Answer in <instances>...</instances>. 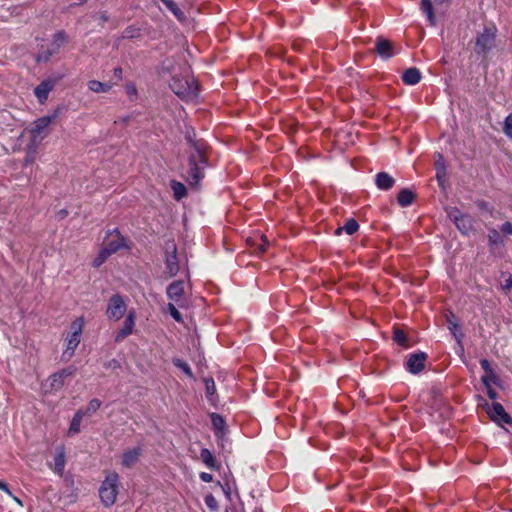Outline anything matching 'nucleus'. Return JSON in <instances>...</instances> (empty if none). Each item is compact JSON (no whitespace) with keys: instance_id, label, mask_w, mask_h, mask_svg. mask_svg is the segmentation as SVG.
<instances>
[{"instance_id":"nucleus-1","label":"nucleus","mask_w":512,"mask_h":512,"mask_svg":"<svg viewBox=\"0 0 512 512\" xmlns=\"http://www.w3.org/2000/svg\"><path fill=\"white\" fill-rule=\"evenodd\" d=\"M193 151L189 157L188 181L190 185H198L204 177L206 167V156L203 146L198 142H191Z\"/></svg>"},{"instance_id":"nucleus-2","label":"nucleus","mask_w":512,"mask_h":512,"mask_svg":"<svg viewBox=\"0 0 512 512\" xmlns=\"http://www.w3.org/2000/svg\"><path fill=\"white\" fill-rule=\"evenodd\" d=\"M118 490L119 475L116 472L108 473L99 489V496L105 507H111L115 504Z\"/></svg>"},{"instance_id":"nucleus-3","label":"nucleus","mask_w":512,"mask_h":512,"mask_svg":"<svg viewBox=\"0 0 512 512\" xmlns=\"http://www.w3.org/2000/svg\"><path fill=\"white\" fill-rule=\"evenodd\" d=\"M55 118L56 115H46L38 118L32 123V126L29 129V132L31 134V139L28 144L29 149L35 150L37 148V146L47 136L48 128Z\"/></svg>"},{"instance_id":"nucleus-4","label":"nucleus","mask_w":512,"mask_h":512,"mask_svg":"<svg viewBox=\"0 0 512 512\" xmlns=\"http://www.w3.org/2000/svg\"><path fill=\"white\" fill-rule=\"evenodd\" d=\"M84 326V319L78 318L71 324V332L66 337V348L62 353V359L69 361L80 344L81 334Z\"/></svg>"},{"instance_id":"nucleus-5","label":"nucleus","mask_w":512,"mask_h":512,"mask_svg":"<svg viewBox=\"0 0 512 512\" xmlns=\"http://www.w3.org/2000/svg\"><path fill=\"white\" fill-rule=\"evenodd\" d=\"M170 87L179 97L190 100L197 96V85L194 80L187 77H174Z\"/></svg>"},{"instance_id":"nucleus-6","label":"nucleus","mask_w":512,"mask_h":512,"mask_svg":"<svg viewBox=\"0 0 512 512\" xmlns=\"http://www.w3.org/2000/svg\"><path fill=\"white\" fill-rule=\"evenodd\" d=\"M496 33L495 26L485 27L476 38L475 52L481 55L487 54L494 47Z\"/></svg>"},{"instance_id":"nucleus-7","label":"nucleus","mask_w":512,"mask_h":512,"mask_svg":"<svg viewBox=\"0 0 512 512\" xmlns=\"http://www.w3.org/2000/svg\"><path fill=\"white\" fill-rule=\"evenodd\" d=\"M74 367H67L52 374L45 382L44 387L47 393L57 392L64 386L65 380L75 374Z\"/></svg>"},{"instance_id":"nucleus-8","label":"nucleus","mask_w":512,"mask_h":512,"mask_svg":"<svg viewBox=\"0 0 512 512\" xmlns=\"http://www.w3.org/2000/svg\"><path fill=\"white\" fill-rule=\"evenodd\" d=\"M447 214L463 234H469L473 230V219L469 215L455 207L449 208Z\"/></svg>"},{"instance_id":"nucleus-9","label":"nucleus","mask_w":512,"mask_h":512,"mask_svg":"<svg viewBox=\"0 0 512 512\" xmlns=\"http://www.w3.org/2000/svg\"><path fill=\"white\" fill-rule=\"evenodd\" d=\"M126 312V304L122 297L118 294L113 295L109 300L106 314L109 319L118 321Z\"/></svg>"},{"instance_id":"nucleus-10","label":"nucleus","mask_w":512,"mask_h":512,"mask_svg":"<svg viewBox=\"0 0 512 512\" xmlns=\"http://www.w3.org/2000/svg\"><path fill=\"white\" fill-rule=\"evenodd\" d=\"M184 282L177 280L172 282L167 287V296L172 301L171 303H176L179 307L185 306V298H184Z\"/></svg>"},{"instance_id":"nucleus-11","label":"nucleus","mask_w":512,"mask_h":512,"mask_svg":"<svg viewBox=\"0 0 512 512\" xmlns=\"http://www.w3.org/2000/svg\"><path fill=\"white\" fill-rule=\"evenodd\" d=\"M125 245V239L118 231L108 233L103 242V248L106 249L110 255L125 247Z\"/></svg>"},{"instance_id":"nucleus-12","label":"nucleus","mask_w":512,"mask_h":512,"mask_svg":"<svg viewBox=\"0 0 512 512\" xmlns=\"http://www.w3.org/2000/svg\"><path fill=\"white\" fill-rule=\"evenodd\" d=\"M66 41H67V38H66L65 33L57 32L54 35L53 42L51 44V48L48 49L47 51H43V52L39 53L37 60L38 61H48L49 58L53 54H55L59 51L61 46H63L66 43Z\"/></svg>"},{"instance_id":"nucleus-13","label":"nucleus","mask_w":512,"mask_h":512,"mask_svg":"<svg viewBox=\"0 0 512 512\" xmlns=\"http://www.w3.org/2000/svg\"><path fill=\"white\" fill-rule=\"evenodd\" d=\"M166 274L169 277L175 276L179 271L178 260L176 256V246L174 243H170L166 248Z\"/></svg>"},{"instance_id":"nucleus-14","label":"nucleus","mask_w":512,"mask_h":512,"mask_svg":"<svg viewBox=\"0 0 512 512\" xmlns=\"http://www.w3.org/2000/svg\"><path fill=\"white\" fill-rule=\"evenodd\" d=\"M490 418L498 424H512V418L506 413L504 407L500 403H493L492 407L488 409Z\"/></svg>"},{"instance_id":"nucleus-15","label":"nucleus","mask_w":512,"mask_h":512,"mask_svg":"<svg viewBox=\"0 0 512 512\" xmlns=\"http://www.w3.org/2000/svg\"><path fill=\"white\" fill-rule=\"evenodd\" d=\"M56 82L52 79L43 80L35 89L34 94L39 103L43 104L47 99L49 93L53 90Z\"/></svg>"},{"instance_id":"nucleus-16","label":"nucleus","mask_w":512,"mask_h":512,"mask_svg":"<svg viewBox=\"0 0 512 512\" xmlns=\"http://www.w3.org/2000/svg\"><path fill=\"white\" fill-rule=\"evenodd\" d=\"M426 358L423 352L410 355L406 363L407 369L413 374L420 372L424 368Z\"/></svg>"},{"instance_id":"nucleus-17","label":"nucleus","mask_w":512,"mask_h":512,"mask_svg":"<svg viewBox=\"0 0 512 512\" xmlns=\"http://www.w3.org/2000/svg\"><path fill=\"white\" fill-rule=\"evenodd\" d=\"M135 326V313L129 312L123 327L119 330V332L116 335V341H121L125 339L127 336H129L133 332V328Z\"/></svg>"},{"instance_id":"nucleus-18","label":"nucleus","mask_w":512,"mask_h":512,"mask_svg":"<svg viewBox=\"0 0 512 512\" xmlns=\"http://www.w3.org/2000/svg\"><path fill=\"white\" fill-rule=\"evenodd\" d=\"M141 454L139 447L125 451L122 456V465L126 468L133 467L139 461Z\"/></svg>"},{"instance_id":"nucleus-19","label":"nucleus","mask_w":512,"mask_h":512,"mask_svg":"<svg viewBox=\"0 0 512 512\" xmlns=\"http://www.w3.org/2000/svg\"><path fill=\"white\" fill-rule=\"evenodd\" d=\"M376 51L382 58H390L394 55L392 42L382 37L377 39Z\"/></svg>"},{"instance_id":"nucleus-20","label":"nucleus","mask_w":512,"mask_h":512,"mask_svg":"<svg viewBox=\"0 0 512 512\" xmlns=\"http://www.w3.org/2000/svg\"><path fill=\"white\" fill-rule=\"evenodd\" d=\"M402 80L407 85H415L421 80V72L415 67H411L404 71Z\"/></svg>"},{"instance_id":"nucleus-21","label":"nucleus","mask_w":512,"mask_h":512,"mask_svg":"<svg viewBox=\"0 0 512 512\" xmlns=\"http://www.w3.org/2000/svg\"><path fill=\"white\" fill-rule=\"evenodd\" d=\"M376 185L379 189L389 190L394 185V178L386 172H380L376 175Z\"/></svg>"},{"instance_id":"nucleus-22","label":"nucleus","mask_w":512,"mask_h":512,"mask_svg":"<svg viewBox=\"0 0 512 512\" xmlns=\"http://www.w3.org/2000/svg\"><path fill=\"white\" fill-rule=\"evenodd\" d=\"M65 462L66 459L64 449L62 447H58L55 451L54 456V471L57 474L61 475L63 473L65 468Z\"/></svg>"},{"instance_id":"nucleus-23","label":"nucleus","mask_w":512,"mask_h":512,"mask_svg":"<svg viewBox=\"0 0 512 512\" xmlns=\"http://www.w3.org/2000/svg\"><path fill=\"white\" fill-rule=\"evenodd\" d=\"M200 458L208 468L214 469V470L219 468L216 458L213 456V454L210 452L209 449H207V448L201 449Z\"/></svg>"},{"instance_id":"nucleus-24","label":"nucleus","mask_w":512,"mask_h":512,"mask_svg":"<svg viewBox=\"0 0 512 512\" xmlns=\"http://www.w3.org/2000/svg\"><path fill=\"white\" fill-rule=\"evenodd\" d=\"M435 169H436V178L439 182L440 186H444L445 178H446V168L444 164V159L442 155H438V159L435 162Z\"/></svg>"},{"instance_id":"nucleus-25","label":"nucleus","mask_w":512,"mask_h":512,"mask_svg":"<svg viewBox=\"0 0 512 512\" xmlns=\"http://www.w3.org/2000/svg\"><path fill=\"white\" fill-rule=\"evenodd\" d=\"M84 417V411L83 410H78L72 421H71V424H70V427H69V430H68V434L70 436H73V435H76L80 432V425H81V422H82V419Z\"/></svg>"},{"instance_id":"nucleus-26","label":"nucleus","mask_w":512,"mask_h":512,"mask_svg":"<svg viewBox=\"0 0 512 512\" xmlns=\"http://www.w3.org/2000/svg\"><path fill=\"white\" fill-rule=\"evenodd\" d=\"M414 198H415V196H414L413 192L409 189L401 190L397 197L398 203L402 207H407V206L411 205Z\"/></svg>"},{"instance_id":"nucleus-27","label":"nucleus","mask_w":512,"mask_h":512,"mask_svg":"<svg viewBox=\"0 0 512 512\" xmlns=\"http://www.w3.org/2000/svg\"><path fill=\"white\" fill-rule=\"evenodd\" d=\"M88 88L96 93H107L111 90L112 86L109 83L91 80L88 82Z\"/></svg>"},{"instance_id":"nucleus-28","label":"nucleus","mask_w":512,"mask_h":512,"mask_svg":"<svg viewBox=\"0 0 512 512\" xmlns=\"http://www.w3.org/2000/svg\"><path fill=\"white\" fill-rule=\"evenodd\" d=\"M359 229V224L355 219H349L344 226L336 230V234L340 235L343 231L348 235H353Z\"/></svg>"},{"instance_id":"nucleus-29","label":"nucleus","mask_w":512,"mask_h":512,"mask_svg":"<svg viewBox=\"0 0 512 512\" xmlns=\"http://www.w3.org/2000/svg\"><path fill=\"white\" fill-rule=\"evenodd\" d=\"M447 322H448V329L455 337L457 343L460 344L462 341L463 334L461 332V329H460L458 323L455 321V317L454 316L449 317L447 319Z\"/></svg>"},{"instance_id":"nucleus-30","label":"nucleus","mask_w":512,"mask_h":512,"mask_svg":"<svg viewBox=\"0 0 512 512\" xmlns=\"http://www.w3.org/2000/svg\"><path fill=\"white\" fill-rule=\"evenodd\" d=\"M421 9L426 14L429 23L432 26H435L436 25V18H435V15L433 13V7H432L431 1L430 0H422L421 1Z\"/></svg>"},{"instance_id":"nucleus-31","label":"nucleus","mask_w":512,"mask_h":512,"mask_svg":"<svg viewBox=\"0 0 512 512\" xmlns=\"http://www.w3.org/2000/svg\"><path fill=\"white\" fill-rule=\"evenodd\" d=\"M488 241L490 246L496 247L504 244V240L496 229H490L488 233Z\"/></svg>"},{"instance_id":"nucleus-32","label":"nucleus","mask_w":512,"mask_h":512,"mask_svg":"<svg viewBox=\"0 0 512 512\" xmlns=\"http://www.w3.org/2000/svg\"><path fill=\"white\" fill-rule=\"evenodd\" d=\"M171 188L173 190L174 197L177 200H180L186 196V193H187L186 187L182 183L175 181V180L171 181Z\"/></svg>"},{"instance_id":"nucleus-33","label":"nucleus","mask_w":512,"mask_h":512,"mask_svg":"<svg viewBox=\"0 0 512 512\" xmlns=\"http://www.w3.org/2000/svg\"><path fill=\"white\" fill-rule=\"evenodd\" d=\"M101 405H102V403H101V401L99 399H97V398L92 399L88 403L86 409L83 410L84 411V416H91V415H93L94 413H96L99 410Z\"/></svg>"},{"instance_id":"nucleus-34","label":"nucleus","mask_w":512,"mask_h":512,"mask_svg":"<svg viewBox=\"0 0 512 512\" xmlns=\"http://www.w3.org/2000/svg\"><path fill=\"white\" fill-rule=\"evenodd\" d=\"M163 4L179 19H184V13L177 7L173 0H161Z\"/></svg>"},{"instance_id":"nucleus-35","label":"nucleus","mask_w":512,"mask_h":512,"mask_svg":"<svg viewBox=\"0 0 512 512\" xmlns=\"http://www.w3.org/2000/svg\"><path fill=\"white\" fill-rule=\"evenodd\" d=\"M204 383H205L206 396L208 397V399L210 401H212L211 397L216 392L215 382H214V380L212 378H205L204 379Z\"/></svg>"},{"instance_id":"nucleus-36","label":"nucleus","mask_w":512,"mask_h":512,"mask_svg":"<svg viewBox=\"0 0 512 512\" xmlns=\"http://www.w3.org/2000/svg\"><path fill=\"white\" fill-rule=\"evenodd\" d=\"M211 422H212L213 428L216 431L223 430L225 422H224V419L219 414H216V413L211 414Z\"/></svg>"},{"instance_id":"nucleus-37","label":"nucleus","mask_w":512,"mask_h":512,"mask_svg":"<svg viewBox=\"0 0 512 512\" xmlns=\"http://www.w3.org/2000/svg\"><path fill=\"white\" fill-rule=\"evenodd\" d=\"M481 381L484 384V386H490L492 383L496 384L498 381V378H497L496 374L494 373V371L492 370L490 372L485 373V375H483L481 377Z\"/></svg>"},{"instance_id":"nucleus-38","label":"nucleus","mask_w":512,"mask_h":512,"mask_svg":"<svg viewBox=\"0 0 512 512\" xmlns=\"http://www.w3.org/2000/svg\"><path fill=\"white\" fill-rule=\"evenodd\" d=\"M110 256V253H108L106 251V249H104L102 247V249L100 250L99 254L97 255V257L93 260V266L94 267H99L101 266L105 261L106 259Z\"/></svg>"},{"instance_id":"nucleus-39","label":"nucleus","mask_w":512,"mask_h":512,"mask_svg":"<svg viewBox=\"0 0 512 512\" xmlns=\"http://www.w3.org/2000/svg\"><path fill=\"white\" fill-rule=\"evenodd\" d=\"M503 132L504 134L512 140V114H509L503 123Z\"/></svg>"},{"instance_id":"nucleus-40","label":"nucleus","mask_w":512,"mask_h":512,"mask_svg":"<svg viewBox=\"0 0 512 512\" xmlns=\"http://www.w3.org/2000/svg\"><path fill=\"white\" fill-rule=\"evenodd\" d=\"M176 303H169L167 305V309L170 313V315L172 316V318L178 322V323H182L183 322V318L180 314V312L178 311V309L176 308L175 306Z\"/></svg>"},{"instance_id":"nucleus-41","label":"nucleus","mask_w":512,"mask_h":512,"mask_svg":"<svg viewBox=\"0 0 512 512\" xmlns=\"http://www.w3.org/2000/svg\"><path fill=\"white\" fill-rule=\"evenodd\" d=\"M394 340L400 345H406V335L403 330L395 329L394 331Z\"/></svg>"},{"instance_id":"nucleus-42","label":"nucleus","mask_w":512,"mask_h":512,"mask_svg":"<svg viewBox=\"0 0 512 512\" xmlns=\"http://www.w3.org/2000/svg\"><path fill=\"white\" fill-rule=\"evenodd\" d=\"M175 365L177 367H179L180 369H182L184 371L185 374H187L188 376L192 377V371H191V368L189 367V365L185 362H182L181 360H176L175 362Z\"/></svg>"},{"instance_id":"nucleus-43","label":"nucleus","mask_w":512,"mask_h":512,"mask_svg":"<svg viewBox=\"0 0 512 512\" xmlns=\"http://www.w3.org/2000/svg\"><path fill=\"white\" fill-rule=\"evenodd\" d=\"M501 232L505 235H512V223L511 222H505L501 226Z\"/></svg>"},{"instance_id":"nucleus-44","label":"nucleus","mask_w":512,"mask_h":512,"mask_svg":"<svg viewBox=\"0 0 512 512\" xmlns=\"http://www.w3.org/2000/svg\"><path fill=\"white\" fill-rule=\"evenodd\" d=\"M205 503L208 507L212 509L216 508V500L212 495H208L205 497Z\"/></svg>"},{"instance_id":"nucleus-45","label":"nucleus","mask_w":512,"mask_h":512,"mask_svg":"<svg viewBox=\"0 0 512 512\" xmlns=\"http://www.w3.org/2000/svg\"><path fill=\"white\" fill-rule=\"evenodd\" d=\"M480 364L485 373L492 371L491 365L487 359H482Z\"/></svg>"},{"instance_id":"nucleus-46","label":"nucleus","mask_w":512,"mask_h":512,"mask_svg":"<svg viewBox=\"0 0 512 512\" xmlns=\"http://www.w3.org/2000/svg\"><path fill=\"white\" fill-rule=\"evenodd\" d=\"M199 477L203 482H207V483L212 482V480H213V476L206 472H201Z\"/></svg>"},{"instance_id":"nucleus-47","label":"nucleus","mask_w":512,"mask_h":512,"mask_svg":"<svg viewBox=\"0 0 512 512\" xmlns=\"http://www.w3.org/2000/svg\"><path fill=\"white\" fill-rule=\"evenodd\" d=\"M478 207H479V209H480L481 211H483V212H484V211H485V212H489V213H491V212H492V210H491V208H490L489 204H488V203H486V202H483V201H482V202H479V203H478Z\"/></svg>"},{"instance_id":"nucleus-48","label":"nucleus","mask_w":512,"mask_h":512,"mask_svg":"<svg viewBox=\"0 0 512 512\" xmlns=\"http://www.w3.org/2000/svg\"><path fill=\"white\" fill-rule=\"evenodd\" d=\"M487 389V394L490 399H495L497 397L496 391L490 386H485Z\"/></svg>"},{"instance_id":"nucleus-49","label":"nucleus","mask_w":512,"mask_h":512,"mask_svg":"<svg viewBox=\"0 0 512 512\" xmlns=\"http://www.w3.org/2000/svg\"><path fill=\"white\" fill-rule=\"evenodd\" d=\"M503 288H505V289H510V288H512V277H511V276H508V277L504 280Z\"/></svg>"},{"instance_id":"nucleus-50","label":"nucleus","mask_w":512,"mask_h":512,"mask_svg":"<svg viewBox=\"0 0 512 512\" xmlns=\"http://www.w3.org/2000/svg\"><path fill=\"white\" fill-rule=\"evenodd\" d=\"M0 489L3 490L5 493H7L9 496H12V492L9 490L6 483L2 482L0 480Z\"/></svg>"},{"instance_id":"nucleus-51","label":"nucleus","mask_w":512,"mask_h":512,"mask_svg":"<svg viewBox=\"0 0 512 512\" xmlns=\"http://www.w3.org/2000/svg\"><path fill=\"white\" fill-rule=\"evenodd\" d=\"M33 162V157L32 156H27L25 158V164L28 165V164H31Z\"/></svg>"},{"instance_id":"nucleus-52","label":"nucleus","mask_w":512,"mask_h":512,"mask_svg":"<svg viewBox=\"0 0 512 512\" xmlns=\"http://www.w3.org/2000/svg\"><path fill=\"white\" fill-rule=\"evenodd\" d=\"M114 72H115V75H119V76H120V75H121V73H122V70H121V68H116V69L114 70Z\"/></svg>"},{"instance_id":"nucleus-53","label":"nucleus","mask_w":512,"mask_h":512,"mask_svg":"<svg viewBox=\"0 0 512 512\" xmlns=\"http://www.w3.org/2000/svg\"><path fill=\"white\" fill-rule=\"evenodd\" d=\"M10 497H11L15 502H17L18 504H20V505H21V501H20L16 496H14V495L12 494V496H10Z\"/></svg>"},{"instance_id":"nucleus-54","label":"nucleus","mask_w":512,"mask_h":512,"mask_svg":"<svg viewBox=\"0 0 512 512\" xmlns=\"http://www.w3.org/2000/svg\"><path fill=\"white\" fill-rule=\"evenodd\" d=\"M260 250H261V251H264V250H265V245H264V244L260 246Z\"/></svg>"}]
</instances>
